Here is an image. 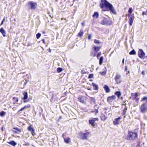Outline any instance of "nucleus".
I'll use <instances>...</instances> for the list:
<instances>
[{
	"mask_svg": "<svg viewBox=\"0 0 147 147\" xmlns=\"http://www.w3.org/2000/svg\"><path fill=\"white\" fill-rule=\"evenodd\" d=\"M132 9L131 8H130L129 9L128 13H131L132 12Z\"/></svg>",
	"mask_w": 147,
	"mask_h": 147,
	"instance_id": "a19ab883",
	"label": "nucleus"
},
{
	"mask_svg": "<svg viewBox=\"0 0 147 147\" xmlns=\"http://www.w3.org/2000/svg\"><path fill=\"white\" fill-rule=\"evenodd\" d=\"M83 31L82 29H81L80 32L78 33V34L77 36H82L83 34Z\"/></svg>",
	"mask_w": 147,
	"mask_h": 147,
	"instance_id": "412c9836",
	"label": "nucleus"
},
{
	"mask_svg": "<svg viewBox=\"0 0 147 147\" xmlns=\"http://www.w3.org/2000/svg\"><path fill=\"white\" fill-rule=\"evenodd\" d=\"M90 133L88 132H86L85 133H82L81 134V137L82 139L84 140H87L88 139Z\"/></svg>",
	"mask_w": 147,
	"mask_h": 147,
	"instance_id": "39448f33",
	"label": "nucleus"
},
{
	"mask_svg": "<svg viewBox=\"0 0 147 147\" xmlns=\"http://www.w3.org/2000/svg\"><path fill=\"white\" fill-rule=\"evenodd\" d=\"M58 63V65L59 66V63Z\"/></svg>",
	"mask_w": 147,
	"mask_h": 147,
	"instance_id": "680f3d73",
	"label": "nucleus"
},
{
	"mask_svg": "<svg viewBox=\"0 0 147 147\" xmlns=\"http://www.w3.org/2000/svg\"><path fill=\"white\" fill-rule=\"evenodd\" d=\"M63 139L65 142L67 144L69 143L70 142L71 139L69 138H68L67 139L63 138Z\"/></svg>",
	"mask_w": 147,
	"mask_h": 147,
	"instance_id": "aec40b11",
	"label": "nucleus"
},
{
	"mask_svg": "<svg viewBox=\"0 0 147 147\" xmlns=\"http://www.w3.org/2000/svg\"><path fill=\"white\" fill-rule=\"evenodd\" d=\"M121 119L120 117H119L117 118H116L113 121V124L115 125H118L119 124V121Z\"/></svg>",
	"mask_w": 147,
	"mask_h": 147,
	"instance_id": "f8f14e48",
	"label": "nucleus"
},
{
	"mask_svg": "<svg viewBox=\"0 0 147 147\" xmlns=\"http://www.w3.org/2000/svg\"><path fill=\"white\" fill-rule=\"evenodd\" d=\"M79 101L82 103L85 104L86 103V99L83 97H80L78 98Z\"/></svg>",
	"mask_w": 147,
	"mask_h": 147,
	"instance_id": "9b49d317",
	"label": "nucleus"
},
{
	"mask_svg": "<svg viewBox=\"0 0 147 147\" xmlns=\"http://www.w3.org/2000/svg\"><path fill=\"white\" fill-rule=\"evenodd\" d=\"M31 132L32 136H34L35 135V134L34 133V129H33L32 131H31Z\"/></svg>",
	"mask_w": 147,
	"mask_h": 147,
	"instance_id": "e433bc0d",
	"label": "nucleus"
},
{
	"mask_svg": "<svg viewBox=\"0 0 147 147\" xmlns=\"http://www.w3.org/2000/svg\"><path fill=\"white\" fill-rule=\"evenodd\" d=\"M27 82L25 83V84H26V83Z\"/></svg>",
	"mask_w": 147,
	"mask_h": 147,
	"instance_id": "338daca9",
	"label": "nucleus"
},
{
	"mask_svg": "<svg viewBox=\"0 0 147 147\" xmlns=\"http://www.w3.org/2000/svg\"><path fill=\"white\" fill-rule=\"evenodd\" d=\"M28 5L29 8L31 9H35L37 6L36 3L32 1H29L28 3Z\"/></svg>",
	"mask_w": 147,
	"mask_h": 147,
	"instance_id": "7ed1b4c3",
	"label": "nucleus"
},
{
	"mask_svg": "<svg viewBox=\"0 0 147 147\" xmlns=\"http://www.w3.org/2000/svg\"><path fill=\"white\" fill-rule=\"evenodd\" d=\"M14 21H15V22H16V19L14 18Z\"/></svg>",
	"mask_w": 147,
	"mask_h": 147,
	"instance_id": "13d9d810",
	"label": "nucleus"
},
{
	"mask_svg": "<svg viewBox=\"0 0 147 147\" xmlns=\"http://www.w3.org/2000/svg\"><path fill=\"white\" fill-rule=\"evenodd\" d=\"M101 24L103 25H106L107 24V22L105 18H104L101 22Z\"/></svg>",
	"mask_w": 147,
	"mask_h": 147,
	"instance_id": "a211bd4d",
	"label": "nucleus"
},
{
	"mask_svg": "<svg viewBox=\"0 0 147 147\" xmlns=\"http://www.w3.org/2000/svg\"><path fill=\"white\" fill-rule=\"evenodd\" d=\"M23 95H24V97H23V99L26 100L28 98L27 93V92H24L23 94Z\"/></svg>",
	"mask_w": 147,
	"mask_h": 147,
	"instance_id": "393cba45",
	"label": "nucleus"
},
{
	"mask_svg": "<svg viewBox=\"0 0 147 147\" xmlns=\"http://www.w3.org/2000/svg\"><path fill=\"white\" fill-rule=\"evenodd\" d=\"M92 85L93 89L94 90H96L98 89V86L96 84L94 83H92Z\"/></svg>",
	"mask_w": 147,
	"mask_h": 147,
	"instance_id": "6ab92c4d",
	"label": "nucleus"
},
{
	"mask_svg": "<svg viewBox=\"0 0 147 147\" xmlns=\"http://www.w3.org/2000/svg\"><path fill=\"white\" fill-rule=\"evenodd\" d=\"M5 18H4L2 21H3V22H4L5 21Z\"/></svg>",
	"mask_w": 147,
	"mask_h": 147,
	"instance_id": "6e6d98bb",
	"label": "nucleus"
},
{
	"mask_svg": "<svg viewBox=\"0 0 147 147\" xmlns=\"http://www.w3.org/2000/svg\"><path fill=\"white\" fill-rule=\"evenodd\" d=\"M95 111H96V113H97L98 112V110H96Z\"/></svg>",
	"mask_w": 147,
	"mask_h": 147,
	"instance_id": "8fccbe9b",
	"label": "nucleus"
},
{
	"mask_svg": "<svg viewBox=\"0 0 147 147\" xmlns=\"http://www.w3.org/2000/svg\"><path fill=\"white\" fill-rule=\"evenodd\" d=\"M0 32L2 33L4 37L6 36L5 32L3 28H1L0 29Z\"/></svg>",
	"mask_w": 147,
	"mask_h": 147,
	"instance_id": "2eb2a0df",
	"label": "nucleus"
},
{
	"mask_svg": "<svg viewBox=\"0 0 147 147\" xmlns=\"http://www.w3.org/2000/svg\"><path fill=\"white\" fill-rule=\"evenodd\" d=\"M82 25L83 26H84V23H82Z\"/></svg>",
	"mask_w": 147,
	"mask_h": 147,
	"instance_id": "864d4df0",
	"label": "nucleus"
},
{
	"mask_svg": "<svg viewBox=\"0 0 147 147\" xmlns=\"http://www.w3.org/2000/svg\"><path fill=\"white\" fill-rule=\"evenodd\" d=\"M6 114V113L3 111H2L0 112V116L1 117L4 116Z\"/></svg>",
	"mask_w": 147,
	"mask_h": 147,
	"instance_id": "7c9ffc66",
	"label": "nucleus"
},
{
	"mask_svg": "<svg viewBox=\"0 0 147 147\" xmlns=\"http://www.w3.org/2000/svg\"><path fill=\"white\" fill-rule=\"evenodd\" d=\"M115 94L117 96L118 98L121 95V93L120 91H116L115 92Z\"/></svg>",
	"mask_w": 147,
	"mask_h": 147,
	"instance_id": "5701e85b",
	"label": "nucleus"
},
{
	"mask_svg": "<svg viewBox=\"0 0 147 147\" xmlns=\"http://www.w3.org/2000/svg\"><path fill=\"white\" fill-rule=\"evenodd\" d=\"M9 144L13 146H14L17 144L14 141H11L10 142H7Z\"/></svg>",
	"mask_w": 147,
	"mask_h": 147,
	"instance_id": "f3484780",
	"label": "nucleus"
},
{
	"mask_svg": "<svg viewBox=\"0 0 147 147\" xmlns=\"http://www.w3.org/2000/svg\"><path fill=\"white\" fill-rule=\"evenodd\" d=\"M138 57L141 59H144L145 53L141 49H140L138 53Z\"/></svg>",
	"mask_w": 147,
	"mask_h": 147,
	"instance_id": "423d86ee",
	"label": "nucleus"
},
{
	"mask_svg": "<svg viewBox=\"0 0 147 147\" xmlns=\"http://www.w3.org/2000/svg\"><path fill=\"white\" fill-rule=\"evenodd\" d=\"M106 73V70L105 68V70H104V71L102 72H100V74H101L102 75H105V74Z\"/></svg>",
	"mask_w": 147,
	"mask_h": 147,
	"instance_id": "cd10ccee",
	"label": "nucleus"
},
{
	"mask_svg": "<svg viewBox=\"0 0 147 147\" xmlns=\"http://www.w3.org/2000/svg\"><path fill=\"white\" fill-rule=\"evenodd\" d=\"M137 135L136 133L131 131H129L128 135L125 138L128 140H133L137 137Z\"/></svg>",
	"mask_w": 147,
	"mask_h": 147,
	"instance_id": "f03ea898",
	"label": "nucleus"
},
{
	"mask_svg": "<svg viewBox=\"0 0 147 147\" xmlns=\"http://www.w3.org/2000/svg\"><path fill=\"white\" fill-rule=\"evenodd\" d=\"M63 69L62 68L60 67H58L57 68V71L58 73H60L61 72L62 70Z\"/></svg>",
	"mask_w": 147,
	"mask_h": 147,
	"instance_id": "c756f323",
	"label": "nucleus"
},
{
	"mask_svg": "<svg viewBox=\"0 0 147 147\" xmlns=\"http://www.w3.org/2000/svg\"><path fill=\"white\" fill-rule=\"evenodd\" d=\"M116 98L115 95H113L111 96H109L107 98V101L109 103L111 102L113 100L115 99Z\"/></svg>",
	"mask_w": 147,
	"mask_h": 147,
	"instance_id": "9d476101",
	"label": "nucleus"
},
{
	"mask_svg": "<svg viewBox=\"0 0 147 147\" xmlns=\"http://www.w3.org/2000/svg\"><path fill=\"white\" fill-rule=\"evenodd\" d=\"M129 54L130 55H135L136 54V52L134 49H133L131 51L129 52Z\"/></svg>",
	"mask_w": 147,
	"mask_h": 147,
	"instance_id": "b1692460",
	"label": "nucleus"
},
{
	"mask_svg": "<svg viewBox=\"0 0 147 147\" xmlns=\"http://www.w3.org/2000/svg\"><path fill=\"white\" fill-rule=\"evenodd\" d=\"M93 77V75L92 74H89V75L88 77V78H92Z\"/></svg>",
	"mask_w": 147,
	"mask_h": 147,
	"instance_id": "58836bf2",
	"label": "nucleus"
},
{
	"mask_svg": "<svg viewBox=\"0 0 147 147\" xmlns=\"http://www.w3.org/2000/svg\"><path fill=\"white\" fill-rule=\"evenodd\" d=\"M127 109V108L125 107L123 109V115H124L126 113V111Z\"/></svg>",
	"mask_w": 147,
	"mask_h": 147,
	"instance_id": "c85d7f7f",
	"label": "nucleus"
},
{
	"mask_svg": "<svg viewBox=\"0 0 147 147\" xmlns=\"http://www.w3.org/2000/svg\"><path fill=\"white\" fill-rule=\"evenodd\" d=\"M88 38L89 40H90L91 38V34H89Z\"/></svg>",
	"mask_w": 147,
	"mask_h": 147,
	"instance_id": "79ce46f5",
	"label": "nucleus"
},
{
	"mask_svg": "<svg viewBox=\"0 0 147 147\" xmlns=\"http://www.w3.org/2000/svg\"><path fill=\"white\" fill-rule=\"evenodd\" d=\"M100 6L102 11H107L109 10L114 14L116 13L112 5L106 0H101Z\"/></svg>",
	"mask_w": 147,
	"mask_h": 147,
	"instance_id": "f257e3e1",
	"label": "nucleus"
},
{
	"mask_svg": "<svg viewBox=\"0 0 147 147\" xmlns=\"http://www.w3.org/2000/svg\"><path fill=\"white\" fill-rule=\"evenodd\" d=\"M100 48V47H94L92 49L96 53H97L99 50Z\"/></svg>",
	"mask_w": 147,
	"mask_h": 147,
	"instance_id": "dca6fc26",
	"label": "nucleus"
},
{
	"mask_svg": "<svg viewBox=\"0 0 147 147\" xmlns=\"http://www.w3.org/2000/svg\"><path fill=\"white\" fill-rule=\"evenodd\" d=\"M41 36V34L40 33H38L36 34V37L37 39H38Z\"/></svg>",
	"mask_w": 147,
	"mask_h": 147,
	"instance_id": "f704fd0d",
	"label": "nucleus"
},
{
	"mask_svg": "<svg viewBox=\"0 0 147 147\" xmlns=\"http://www.w3.org/2000/svg\"><path fill=\"white\" fill-rule=\"evenodd\" d=\"M124 59H123V60H122V63L123 64L124 63Z\"/></svg>",
	"mask_w": 147,
	"mask_h": 147,
	"instance_id": "3c124183",
	"label": "nucleus"
},
{
	"mask_svg": "<svg viewBox=\"0 0 147 147\" xmlns=\"http://www.w3.org/2000/svg\"><path fill=\"white\" fill-rule=\"evenodd\" d=\"M28 106H24V107H23V108H22L20 110H19V112H20V111H23V110H24V109H26V108H28Z\"/></svg>",
	"mask_w": 147,
	"mask_h": 147,
	"instance_id": "72a5a7b5",
	"label": "nucleus"
},
{
	"mask_svg": "<svg viewBox=\"0 0 147 147\" xmlns=\"http://www.w3.org/2000/svg\"><path fill=\"white\" fill-rule=\"evenodd\" d=\"M98 118H92L90 119L89 120V123L92 126H94L95 125L94 124L95 121H98Z\"/></svg>",
	"mask_w": 147,
	"mask_h": 147,
	"instance_id": "6e6552de",
	"label": "nucleus"
},
{
	"mask_svg": "<svg viewBox=\"0 0 147 147\" xmlns=\"http://www.w3.org/2000/svg\"><path fill=\"white\" fill-rule=\"evenodd\" d=\"M42 42H43V43H45V40H44V39H42Z\"/></svg>",
	"mask_w": 147,
	"mask_h": 147,
	"instance_id": "5fc2aeb1",
	"label": "nucleus"
},
{
	"mask_svg": "<svg viewBox=\"0 0 147 147\" xmlns=\"http://www.w3.org/2000/svg\"><path fill=\"white\" fill-rule=\"evenodd\" d=\"M131 99L133 100H135L136 101L138 100L139 99L138 98V94L137 93H136L134 94L132 93L131 96L130 97Z\"/></svg>",
	"mask_w": 147,
	"mask_h": 147,
	"instance_id": "0eeeda50",
	"label": "nucleus"
},
{
	"mask_svg": "<svg viewBox=\"0 0 147 147\" xmlns=\"http://www.w3.org/2000/svg\"><path fill=\"white\" fill-rule=\"evenodd\" d=\"M100 55V53H98L97 55V57L98 58L99 57Z\"/></svg>",
	"mask_w": 147,
	"mask_h": 147,
	"instance_id": "37998d69",
	"label": "nucleus"
},
{
	"mask_svg": "<svg viewBox=\"0 0 147 147\" xmlns=\"http://www.w3.org/2000/svg\"><path fill=\"white\" fill-rule=\"evenodd\" d=\"M18 100L17 98H16V101L15 102H13V104H15V102H18Z\"/></svg>",
	"mask_w": 147,
	"mask_h": 147,
	"instance_id": "a18cd8bd",
	"label": "nucleus"
},
{
	"mask_svg": "<svg viewBox=\"0 0 147 147\" xmlns=\"http://www.w3.org/2000/svg\"><path fill=\"white\" fill-rule=\"evenodd\" d=\"M103 61V57H100L99 60V64L100 65L102 64Z\"/></svg>",
	"mask_w": 147,
	"mask_h": 147,
	"instance_id": "a878e982",
	"label": "nucleus"
},
{
	"mask_svg": "<svg viewBox=\"0 0 147 147\" xmlns=\"http://www.w3.org/2000/svg\"><path fill=\"white\" fill-rule=\"evenodd\" d=\"M90 99L91 101L93 102L94 104L96 103V100L93 97H90Z\"/></svg>",
	"mask_w": 147,
	"mask_h": 147,
	"instance_id": "473e14b6",
	"label": "nucleus"
},
{
	"mask_svg": "<svg viewBox=\"0 0 147 147\" xmlns=\"http://www.w3.org/2000/svg\"><path fill=\"white\" fill-rule=\"evenodd\" d=\"M3 22H3V21H2V22H1V24L0 25H2L3 24Z\"/></svg>",
	"mask_w": 147,
	"mask_h": 147,
	"instance_id": "603ef678",
	"label": "nucleus"
},
{
	"mask_svg": "<svg viewBox=\"0 0 147 147\" xmlns=\"http://www.w3.org/2000/svg\"><path fill=\"white\" fill-rule=\"evenodd\" d=\"M143 15H147V12H143L142 13Z\"/></svg>",
	"mask_w": 147,
	"mask_h": 147,
	"instance_id": "c03bdc74",
	"label": "nucleus"
},
{
	"mask_svg": "<svg viewBox=\"0 0 147 147\" xmlns=\"http://www.w3.org/2000/svg\"><path fill=\"white\" fill-rule=\"evenodd\" d=\"M101 120L102 121H104L106 119V117L105 115H102L101 116Z\"/></svg>",
	"mask_w": 147,
	"mask_h": 147,
	"instance_id": "bb28decb",
	"label": "nucleus"
},
{
	"mask_svg": "<svg viewBox=\"0 0 147 147\" xmlns=\"http://www.w3.org/2000/svg\"><path fill=\"white\" fill-rule=\"evenodd\" d=\"M28 129L29 131H31L34 129L33 128H32L31 126H29L28 128Z\"/></svg>",
	"mask_w": 147,
	"mask_h": 147,
	"instance_id": "4c0bfd02",
	"label": "nucleus"
},
{
	"mask_svg": "<svg viewBox=\"0 0 147 147\" xmlns=\"http://www.w3.org/2000/svg\"><path fill=\"white\" fill-rule=\"evenodd\" d=\"M1 130L3 131V127H2L1 128Z\"/></svg>",
	"mask_w": 147,
	"mask_h": 147,
	"instance_id": "4d7b16f0",
	"label": "nucleus"
},
{
	"mask_svg": "<svg viewBox=\"0 0 147 147\" xmlns=\"http://www.w3.org/2000/svg\"><path fill=\"white\" fill-rule=\"evenodd\" d=\"M49 52H51V50H50V49H49Z\"/></svg>",
	"mask_w": 147,
	"mask_h": 147,
	"instance_id": "e2e57ef3",
	"label": "nucleus"
},
{
	"mask_svg": "<svg viewBox=\"0 0 147 147\" xmlns=\"http://www.w3.org/2000/svg\"><path fill=\"white\" fill-rule=\"evenodd\" d=\"M17 98L16 97H13V100H16V99Z\"/></svg>",
	"mask_w": 147,
	"mask_h": 147,
	"instance_id": "09e8293b",
	"label": "nucleus"
},
{
	"mask_svg": "<svg viewBox=\"0 0 147 147\" xmlns=\"http://www.w3.org/2000/svg\"><path fill=\"white\" fill-rule=\"evenodd\" d=\"M134 19V16H133L131 15L130 16L129 18V24L130 26H132V23Z\"/></svg>",
	"mask_w": 147,
	"mask_h": 147,
	"instance_id": "ddd939ff",
	"label": "nucleus"
},
{
	"mask_svg": "<svg viewBox=\"0 0 147 147\" xmlns=\"http://www.w3.org/2000/svg\"><path fill=\"white\" fill-rule=\"evenodd\" d=\"M66 135V133H64L63 134L62 136V137L63 138H64V136H65Z\"/></svg>",
	"mask_w": 147,
	"mask_h": 147,
	"instance_id": "49530a36",
	"label": "nucleus"
},
{
	"mask_svg": "<svg viewBox=\"0 0 147 147\" xmlns=\"http://www.w3.org/2000/svg\"><path fill=\"white\" fill-rule=\"evenodd\" d=\"M26 102V101L25 100V101H24V103H25V102Z\"/></svg>",
	"mask_w": 147,
	"mask_h": 147,
	"instance_id": "052dcab7",
	"label": "nucleus"
},
{
	"mask_svg": "<svg viewBox=\"0 0 147 147\" xmlns=\"http://www.w3.org/2000/svg\"><path fill=\"white\" fill-rule=\"evenodd\" d=\"M92 16L94 18L95 17L96 18H98V13L97 12H95L93 15Z\"/></svg>",
	"mask_w": 147,
	"mask_h": 147,
	"instance_id": "4be33fe9",
	"label": "nucleus"
},
{
	"mask_svg": "<svg viewBox=\"0 0 147 147\" xmlns=\"http://www.w3.org/2000/svg\"><path fill=\"white\" fill-rule=\"evenodd\" d=\"M146 58H147V56H146Z\"/></svg>",
	"mask_w": 147,
	"mask_h": 147,
	"instance_id": "774afa93",
	"label": "nucleus"
},
{
	"mask_svg": "<svg viewBox=\"0 0 147 147\" xmlns=\"http://www.w3.org/2000/svg\"><path fill=\"white\" fill-rule=\"evenodd\" d=\"M92 55L93 57H94L96 55V54L95 53H93V54H92Z\"/></svg>",
	"mask_w": 147,
	"mask_h": 147,
	"instance_id": "de8ad7c7",
	"label": "nucleus"
},
{
	"mask_svg": "<svg viewBox=\"0 0 147 147\" xmlns=\"http://www.w3.org/2000/svg\"><path fill=\"white\" fill-rule=\"evenodd\" d=\"M142 74H144L143 71H142Z\"/></svg>",
	"mask_w": 147,
	"mask_h": 147,
	"instance_id": "0e129e2a",
	"label": "nucleus"
},
{
	"mask_svg": "<svg viewBox=\"0 0 147 147\" xmlns=\"http://www.w3.org/2000/svg\"><path fill=\"white\" fill-rule=\"evenodd\" d=\"M13 129H16L17 131H18L19 132H20L21 131V130L20 129H19L17 127L16 128H13Z\"/></svg>",
	"mask_w": 147,
	"mask_h": 147,
	"instance_id": "ea45409f",
	"label": "nucleus"
},
{
	"mask_svg": "<svg viewBox=\"0 0 147 147\" xmlns=\"http://www.w3.org/2000/svg\"><path fill=\"white\" fill-rule=\"evenodd\" d=\"M127 69V67H126V68H125V71H126Z\"/></svg>",
	"mask_w": 147,
	"mask_h": 147,
	"instance_id": "bf43d9fd",
	"label": "nucleus"
},
{
	"mask_svg": "<svg viewBox=\"0 0 147 147\" xmlns=\"http://www.w3.org/2000/svg\"><path fill=\"white\" fill-rule=\"evenodd\" d=\"M94 42L95 43L97 44L98 45L99 44L101 43V42H100L99 40L96 39H95L94 40Z\"/></svg>",
	"mask_w": 147,
	"mask_h": 147,
	"instance_id": "2f4dec72",
	"label": "nucleus"
},
{
	"mask_svg": "<svg viewBox=\"0 0 147 147\" xmlns=\"http://www.w3.org/2000/svg\"><path fill=\"white\" fill-rule=\"evenodd\" d=\"M141 111L143 113L147 112V105L146 103L142 104L140 107Z\"/></svg>",
	"mask_w": 147,
	"mask_h": 147,
	"instance_id": "20e7f679",
	"label": "nucleus"
},
{
	"mask_svg": "<svg viewBox=\"0 0 147 147\" xmlns=\"http://www.w3.org/2000/svg\"><path fill=\"white\" fill-rule=\"evenodd\" d=\"M88 90H90V88H89V89H88Z\"/></svg>",
	"mask_w": 147,
	"mask_h": 147,
	"instance_id": "69168bd1",
	"label": "nucleus"
},
{
	"mask_svg": "<svg viewBox=\"0 0 147 147\" xmlns=\"http://www.w3.org/2000/svg\"><path fill=\"white\" fill-rule=\"evenodd\" d=\"M103 88L106 93H109L110 92V89L107 85H104L103 87Z\"/></svg>",
	"mask_w": 147,
	"mask_h": 147,
	"instance_id": "4468645a",
	"label": "nucleus"
},
{
	"mask_svg": "<svg viewBox=\"0 0 147 147\" xmlns=\"http://www.w3.org/2000/svg\"><path fill=\"white\" fill-rule=\"evenodd\" d=\"M121 78V76L119 74L116 75L115 77V79L117 84H119L121 83V81L120 80Z\"/></svg>",
	"mask_w": 147,
	"mask_h": 147,
	"instance_id": "1a4fd4ad",
	"label": "nucleus"
},
{
	"mask_svg": "<svg viewBox=\"0 0 147 147\" xmlns=\"http://www.w3.org/2000/svg\"><path fill=\"white\" fill-rule=\"evenodd\" d=\"M31 132L32 136H34L35 135V134L34 133V129H33L32 131H31Z\"/></svg>",
	"mask_w": 147,
	"mask_h": 147,
	"instance_id": "c9c22d12",
	"label": "nucleus"
}]
</instances>
